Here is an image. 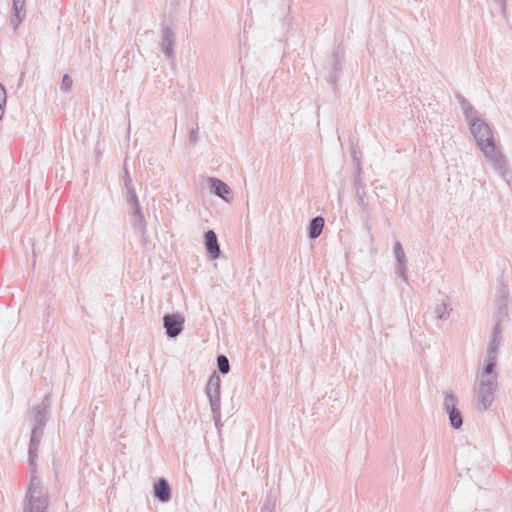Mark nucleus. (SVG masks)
Returning <instances> with one entry per match:
<instances>
[{"mask_svg":"<svg viewBox=\"0 0 512 512\" xmlns=\"http://www.w3.org/2000/svg\"><path fill=\"white\" fill-rule=\"evenodd\" d=\"M502 9L503 12L506 10V0H494Z\"/></svg>","mask_w":512,"mask_h":512,"instance_id":"nucleus-38","label":"nucleus"},{"mask_svg":"<svg viewBox=\"0 0 512 512\" xmlns=\"http://www.w3.org/2000/svg\"><path fill=\"white\" fill-rule=\"evenodd\" d=\"M154 496L163 503L170 501L171 490L169 483L166 479L160 478L154 483Z\"/></svg>","mask_w":512,"mask_h":512,"instance_id":"nucleus-14","label":"nucleus"},{"mask_svg":"<svg viewBox=\"0 0 512 512\" xmlns=\"http://www.w3.org/2000/svg\"><path fill=\"white\" fill-rule=\"evenodd\" d=\"M275 506V499L272 497V494L269 493L267 495L266 502L263 504L261 508V512H273Z\"/></svg>","mask_w":512,"mask_h":512,"instance_id":"nucleus-25","label":"nucleus"},{"mask_svg":"<svg viewBox=\"0 0 512 512\" xmlns=\"http://www.w3.org/2000/svg\"><path fill=\"white\" fill-rule=\"evenodd\" d=\"M497 362L484 360L483 365L477 370L474 384L499 387Z\"/></svg>","mask_w":512,"mask_h":512,"instance_id":"nucleus-5","label":"nucleus"},{"mask_svg":"<svg viewBox=\"0 0 512 512\" xmlns=\"http://www.w3.org/2000/svg\"><path fill=\"white\" fill-rule=\"evenodd\" d=\"M204 245L207 253L212 259L220 257L221 250L218 244L217 235L213 230H208L204 235Z\"/></svg>","mask_w":512,"mask_h":512,"instance_id":"nucleus-13","label":"nucleus"},{"mask_svg":"<svg viewBox=\"0 0 512 512\" xmlns=\"http://www.w3.org/2000/svg\"><path fill=\"white\" fill-rule=\"evenodd\" d=\"M217 367L222 374H227L229 372V360L225 355H219L217 357Z\"/></svg>","mask_w":512,"mask_h":512,"instance_id":"nucleus-24","label":"nucleus"},{"mask_svg":"<svg viewBox=\"0 0 512 512\" xmlns=\"http://www.w3.org/2000/svg\"><path fill=\"white\" fill-rule=\"evenodd\" d=\"M127 195V202L130 208L140 206L138 196L136 194L134 186L124 187Z\"/></svg>","mask_w":512,"mask_h":512,"instance_id":"nucleus-21","label":"nucleus"},{"mask_svg":"<svg viewBox=\"0 0 512 512\" xmlns=\"http://www.w3.org/2000/svg\"><path fill=\"white\" fill-rule=\"evenodd\" d=\"M133 217L132 225L136 232L143 235L146 232V220L141 210V206L131 208Z\"/></svg>","mask_w":512,"mask_h":512,"instance_id":"nucleus-16","label":"nucleus"},{"mask_svg":"<svg viewBox=\"0 0 512 512\" xmlns=\"http://www.w3.org/2000/svg\"><path fill=\"white\" fill-rule=\"evenodd\" d=\"M163 325L169 338H175L183 331L184 318L178 314H166Z\"/></svg>","mask_w":512,"mask_h":512,"instance_id":"nucleus-9","label":"nucleus"},{"mask_svg":"<svg viewBox=\"0 0 512 512\" xmlns=\"http://www.w3.org/2000/svg\"><path fill=\"white\" fill-rule=\"evenodd\" d=\"M220 387L221 379L219 375H217L216 372H214L208 380L206 386V394L207 397L209 398L213 420L215 421L216 425H218L221 419Z\"/></svg>","mask_w":512,"mask_h":512,"instance_id":"nucleus-2","label":"nucleus"},{"mask_svg":"<svg viewBox=\"0 0 512 512\" xmlns=\"http://www.w3.org/2000/svg\"><path fill=\"white\" fill-rule=\"evenodd\" d=\"M501 300H500V303H499V312L498 314L499 315H506V312H505V308H506V299H507V291L503 288L501 290Z\"/></svg>","mask_w":512,"mask_h":512,"instance_id":"nucleus-29","label":"nucleus"},{"mask_svg":"<svg viewBox=\"0 0 512 512\" xmlns=\"http://www.w3.org/2000/svg\"><path fill=\"white\" fill-rule=\"evenodd\" d=\"M25 15V0H13V15L11 16L10 23L14 30L19 27Z\"/></svg>","mask_w":512,"mask_h":512,"instance_id":"nucleus-15","label":"nucleus"},{"mask_svg":"<svg viewBox=\"0 0 512 512\" xmlns=\"http://www.w3.org/2000/svg\"><path fill=\"white\" fill-rule=\"evenodd\" d=\"M6 104V90L4 86L0 83V120L4 114V106Z\"/></svg>","mask_w":512,"mask_h":512,"instance_id":"nucleus-28","label":"nucleus"},{"mask_svg":"<svg viewBox=\"0 0 512 512\" xmlns=\"http://www.w3.org/2000/svg\"><path fill=\"white\" fill-rule=\"evenodd\" d=\"M189 140H190V142H192V143H195V142L198 140V133H197V130H192V131L190 132Z\"/></svg>","mask_w":512,"mask_h":512,"instance_id":"nucleus-37","label":"nucleus"},{"mask_svg":"<svg viewBox=\"0 0 512 512\" xmlns=\"http://www.w3.org/2000/svg\"><path fill=\"white\" fill-rule=\"evenodd\" d=\"M396 274L399 275L405 282H407V275H406V264H398L396 269Z\"/></svg>","mask_w":512,"mask_h":512,"instance_id":"nucleus-31","label":"nucleus"},{"mask_svg":"<svg viewBox=\"0 0 512 512\" xmlns=\"http://www.w3.org/2000/svg\"><path fill=\"white\" fill-rule=\"evenodd\" d=\"M355 194L358 205L360 206L362 211H365L367 208V203L365 202L366 191L361 190L359 192H355Z\"/></svg>","mask_w":512,"mask_h":512,"instance_id":"nucleus-26","label":"nucleus"},{"mask_svg":"<svg viewBox=\"0 0 512 512\" xmlns=\"http://www.w3.org/2000/svg\"><path fill=\"white\" fill-rule=\"evenodd\" d=\"M72 84H73L72 78L68 74H65L62 78L61 89L63 91H68V90H70Z\"/></svg>","mask_w":512,"mask_h":512,"instance_id":"nucleus-30","label":"nucleus"},{"mask_svg":"<svg viewBox=\"0 0 512 512\" xmlns=\"http://www.w3.org/2000/svg\"><path fill=\"white\" fill-rule=\"evenodd\" d=\"M342 58L339 53H334L331 57V65L334 72H338L341 69Z\"/></svg>","mask_w":512,"mask_h":512,"instance_id":"nucleus-27","label":"nucleus"},{"mask_svg":"<svg viewBox=\"0 0 512 512\" xmlns=\"http://www.w3.org/2000/svg\"><path fill=\"white\" fill-rule=\"evenodd\" d=\"M484 154L486 160L492 165L494 170L502 177H505L508 172L506 157L496 147L495 142L485 144L479 148Z\"/></svg>","mask_w":512,"mask_h":512,"instance_id":"nucleus-4","label":"nucleus"},{"mask_svg":"<svg viewBox=\"0 0 512 512\" xmlns=\"http://www.w3.org/2000/svg\"><path fill=\"white\" fill-rule=\"evenodd\" d=\"M353 182H354L355 192H359L361 190H365V186H364L362 177L354 178Z\"/></svg>","mask_w":512,"mask_h":512,"instance_id":"nucleus-32","label":"nucleus"},{"mask_svg":"<svg viewBox=\"0 0 512 512\" xmlns=\"http://www.w3.org/2000/svg\"><path fill=\"white\" fill-rule=\"evenodd\" d=\"M47 507L48 494L41 480L33 476L28 486L23 512H46Z\"/></svg>","mask_w":512,"mask_h":512,"instance_id":"nucleus-1","label":"nucleus"},{"mask_svg":"<svg viewBox=\"0 0 512 512\" xmlns=\"http://www.w3.org/2000/svg\"><path fill=\"white\" fill-rule=\"evenodd\" d=\"M434 312L438 319L446 320L450 316L451 309L448 308V305L445 302H441L435 306Z\"/></svg>","mask_w":512,"mask_h":512,"instance_id":"nucleus-20","label":"nucleus"},{"mask_svg":"<svg viewBox=\"0 0 512 512\" xmlns=\"http://www.w3.org/2000/svg\"><path fill=\"white\" fill-rule=\"evenodd\" d=\"M502 338L491 336L489 345L487 347V353L484 360L498 362L499 349Z\"/></svg>","mask_w":512,"mask_h":512,"instance_id":"nucleus-17","label":"nucleus"},{"mask_svg":"<svg viewBox=\"0 0 512 512\" xmlns=\"http://www.w3.org/2000/svg\"><path fill=\"white\" fill-rule=\"evenodd\" d=\"M414 2H417V3H423L425 0H413Z\"/></svg>","mask_w":512,"mask_h":512,"instance_id":"nucleus-39","label":"nucleus"},{"mask_svg":"<svg viewBox=\"0 0 512 512\" xmlns=\"http://www.w3.org/2000/svg\"><path fill=\"white\" fill-rule=\"evenodd\" d=\"M394 255L398 264H406V256L402 244L399 241H395L394 243Z\"/></svg>","mask_w":512,"mask_h":512,"instance_id":"nucleus-23","label":"nucleus"},{"mask_svg":"<svg viewBox=\"0 0 512 512\" xmlns=\"http://www.w3.org/2000/svg\"><path fill=\"white\" fill-rule=\"evenodd\" d=\"M457 397L450 391L444 392L443 408L449 416L450 425L454 429H459L463 424L462 415L457 405Z\"/></svg>","mask_w":512,"mask_h":512,"instance_id":"nucleus-7","label":"nucleus"},{"mask_svg":"<svg viewBox=\"0 0 512 512\" xmlns=\"http://www.w3.org/2000/svg\"><path fill=\"white\" fill-rule=\"evenodd\" d=\"M498 387L490 385H473L474 405L477 411H487L495 400Z\"/></svg>","mask_w":512,"mask_h":512,"instance_id":"nucleus-3","label":"nucleus"},{"mask_svg":"<svg viewBox=\"0 0 512 512\" xmlns=\"http://www.w3.org/2000/svg\"><path fill=\"white\" fill-rule=\"evenodd\" d=\"M49 407H50V398L49 396H45L42 403L33 408L32 412L34 414V425H37L38 428L43 430L45 426L48 416H49Z\"/></svg>","mask_w":512,"mask_h":512,"instance_id":"nucleus-11","label":"nucleus"},{"mask_svg":"<svg viewBox=\"0 0 512 512\" xmlns=\"http://www.w3.org/2000/svg\"><path fill=\"white\" fill-rule=\"evenodd\" d=\"M130 186H133L132 179L127 168H124V187Z\"/></svg>","mask_w":512,"mask_h":512,"instance_id":"nucleus-35","label":"nucleus"},{"mask_svg":"<svg viewBox=\"0 0 512 512\" xmlns=\"http://www.w3.org/2000/svg\"><path fill=\"white\" fill-rule=\"evenodd\" d=\"M461 106L464 111L465 117L469 122V125L471 124V120L480 119L479 117L476 116L477 112L474 110L473 106L467 100L462 99Z\"/></svg>","mask_w":512,"mask_h":512,"instance_id":"nucleus-19","label":"nucleus"},{"mask_svg":"<svg viewBox=\"0 0 512 512\" xmlns=\"http://www.w3.org/2000/svg\"><path fill=\"white\" fill-rule=\"evenodd\" d=\"M469 126L479 148L485 146V144L495 142L490 126L482 118L471 120Z\"/></svg>","mask_w":512,"mask_h":512,"instance_id":"nucleus-6","label":"nucleus"},{"mask_svg":"<svg viewBox=\"0 0 512 512\" xmlns=\"http://www.w3.org/2000/svg\"><path fill=\"white\" fill-rule=\"evenodd\" d=\"M361 174H362V166H361V163L357 162V165H355L354 178L361 177Z\"/></svg>","mask_w":512,"mask_h":512,"instance_id":"nucleus-36","label":"nucleus"},{"mask_svg":"<svg viewBox=\"0 0 512 512\" xmlns=\"http://www.w3.org/2000/svg\"><path fill=\"white\" fill-rule=\"evenodd\" d=\"M491 336H494L496 338L497 337L502 338V328H501V325H500V320H498L496 322V324L494 325V328H493Z\"/></svg>","mask_w":512,"mask_h":512,"instance_id":"nucleus-34","label":"nucleus"},{"mask_svg":"<svg viewBox=\"0 0 512 512\" xmlns=\"http://www.w3.org/2000/svg\"><path fill=\"white\" fill-rule=\"evenodd\" d=\"M208 181L210 184V191L213 194L220 197L227 203H230L232 201V197H229V195L231 194V189L225 182L218 178H209Z\"/></svg>","mask_w":512,"mask_h":512,"instance_id":"nucleus-12","label":"nucleus"},{"mask_svg":"<svg viewBox=\"0 0 512 512\" xmlns=\"http://www.w3.org/2000/svg\"><path fill=\"white\" fill-rule=\"evenodd\" d=\"M324 219L321 216H317L310 221L309 224V237L311 239H316L322 233L324 227Z\"/></svg>","mask_w":512,"mask_h":512,"instance_id":"nucleus-18","label":"nucleus"},{"mask_svg":"<svg viewBox=\"0 0 512 512\" xmlns=\"http://www.w3.org/2000/svg\"><path fill=\"white\" fill-rule=\"evenodd\" d=\"M43 436V430L38 428L37 425H33L30 443H29V465L31 466V477L35 476L39 479V477L36 475V458H37V451L38 447L41 441V438ZM32 478H30L31 480Z\"/></svg>","mask_w":512,"mask_h":512,"instance_id":"nucleus-8","label":"nucleus"},{"mask_svg":"<svg viewBox=\"0 0 512 512\" xmlns=\"http://www.w3.org/2000/svg\"><path fill=\"white\" fill-rule=\"evenodd\" d=\"M351 156L354 163V166L358 163H361L360 161V151L356 147L351 148Z\"/></svg>","mask_w":512,"mask_h":512,"instance_id":"nucleus-33","label":"nucleus"},{"mask_svg":"<svg viewBox=\"0 0 512 512\" xmlns=\"http://www.w3.org/2000/svg\"><path fill=\"white\" fill-rule=\"evenodd\" d=\"M127 195V202L130 208L140 206L138 196L136 194L134 186L124 187Z\"/></svg>","mask_w":512,"mask_h":512,"instance_id":"nucleus-22","label":"nucleus"},{"mask_svg":"<svg viewBox=\"0 0 512 512\" xmlns=\"http://www.w3.org/2000/svg\"><path fill=\"white\" fill-rule=\"evenodd\" d=\"M176 43L175 33L174 31L168 27L164 26L161 29V50L165 54V56L169 60H174V46Z\"/></svg>","mask_w":512,"mask_h":512,"instance_id":"nucleus-10","label":"nucleus"}]
</instances>
